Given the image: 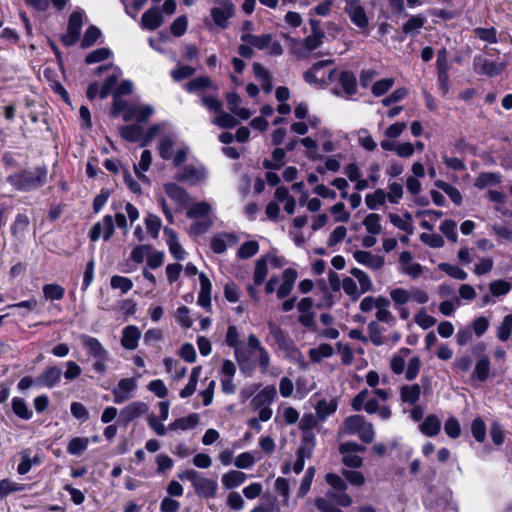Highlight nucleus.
Listing matches in <instances>:
<instances>
[{
    "mask_svg": "<svg viewBox=\"0 0 512 512\" xmlns=\"http://www.w3.org/2000/svg\"><path fill=\"white\" fill-rule=\"evenodd\" d=\"M331 60H322L315 63L310 70L304 74L309 84L325 86L336 80L337 70L332 68Z\"/></svg>",
    "mask_w": 512,
    "mask_h": 512,
    "instance_id": "obj_3",
    "label": "nucleus"
},
{
    "mask_svg": "<svg viewBox=\"0 0 512 512\" xmlns=\"http://www.w3.org/2000/svg\"><path fill=\"white\" fill-rule=\"evenodd\" d=\"M363 451L365 447L355 442L343 443L339 447L343 463L352 468H359L362 465L363 460L358 453Z\"/></svg>",
    "mask_w": 512,
    "mask_h": 512,
    "instance_id": "obj_13",
    "label": "nucleus"
},
{
    "mask_svg": "<svg viewBox=\"0 0 512 512\" xmlns=\"http://www.w3.org/2000/svg\"><path fill=\"white\" fill-rule=\"evenodd\" d=\"M138 388L135 378H122L112 390L113 402L122 404L132 398Z\"/></svg>",
    "mask_w": 512,
    "mask_h": 512,
    "instance_id": "obj_14",
    "label": "nucleus"
},
{
    "mask_svg": "<svg viewBox=\"0 0 512 512\" xmlns=\"http://www.w3.org/2000/svg\"><path fill=\"white\" fill-rule=\"evenodd\" d=\"M62 371L56 366L47 368L39 377L38 382L48 388L54 387L61 378Z\"/></svg>",
    "mask_w": 512,
    "mask_h": 512,
    "instance_id": "obj_38",
    "label": "nucleus"
},
{
    "mask_svg": "<svg viewBox=\"0 0 512 512\" xmlns=\"http://www.w3.org/2000/svg\"><path fill=\"white\" fill-rule=\"evenodd\" d=\"M79 339L83 348L92 358H109V352L97 338L82 334L79 336Z\"/></svg>",
    "mask_w": 512,
    "mask_h": 512,
    "instance_id": "obj_20",
    "label": "nucleus"
},
{
    "mask_svg": "<svg viewBox=\"0 0 512 512\" xmlns=\"http://www.w3.org/2000/svg\"><path fill=\"white\" fill-rule=\"evenodd\" d=\"M315 448V436L313 433H306L303 435L301 445L298 449L297 455L309 459L312 456Z\"/></svg>",
    "mask_w": 512,
    "mask_h": 512,
    "instance_id": "obj_51",
    "label": "nucleus"
},
{
    "mask_svg": "<svg viewBox=\"0 0 512 512\" xmlns=\"http://www.w3.org/2000/svg\"><path fill=\"white\" fill-rule=\"evenodd\" d=\"M212 122L221 128H233L238 123L233 115L223 111L222 108L216 113Z\"/></svg>",
    "mask_w": 512,
    "mask_h": 512,
    "instance_id": "obj_53",
    "label": "nucleus"
},
{
    "mask_svg": "<svg viewBox=\"0 0 512 512\" xmlns=\"http://www.w3.org/2000/svg\"><path fill=\"white\" fill-rule=\"evenodd\" d=\"M268 328L270 335L275 340L278 347L285 351L287 356L291 357L294 360L301 359V353L298 349H296L292 343V341L287 337L284 331L275 323L269 322Z\"/></svg>",
    "mask_w": 512,
    "mask_h": 512,
    "instance_id": "obj_11",
    "label": "nucleus"
},
{
    "mask_svg": "<svg viewBox=\"0 0 512 512\" xmlns=\"http://www.w3.org/2000/svg\"><path fill=\"white\" fill-rule=\"evenodd\" d=\"M120 135L123 139L129 142H142L143 141V129L141 126L134 125H126L122 126L119 130Z\"/></svg>",
    "mask_w": 512,
    "mask_h": 512,
    "instance_id": "obj_45",
    "label": "nucleus"
},
{
    "mask_svg": "<svg viewBox=\"0 0 512 512\" xmlns=\"http://www.w3.org/2000/svg\"><path fill=\"white\" fill-rule=\"evenodd\" d=\"M474 70L478 74H484L487 76H495L501 73L506 64L505 63H496L489 59L482 58L477 56L473 61Z\"/></svg>",
    "mask_w": 512,
    "mask_h": 512,
    "instance_id": "obj_21",
    "label": "nucleus"
},
{
    "mask_svg": "<svg viewBox=\"0 0 512 512\" xmlns=\"http://www.w3.org/2000/svg\"><path fill=\"white\" fill-rule=\"evenodd\" d=\"M47 169L36 167L34 170H24L7 177V182L19 191H30L41 187L46 182Z\"/></svg>",
    "mask_w": 512,
    "mask_h": 512,
    "instance_id": "obj_1",
    "label": "nucleus"
},
{
    "mask_svg": "<svg viewBox=\"0 0 512 512\" xmlns=\"http://www.w3.org/2000/svg\"><path fill=\"white\" fill-rule=\"evenodd\" d=\"M337 409V403L335 400H320L316 407V414L320 419H326L328 416L333 414Z\"/></svg>",
    "mask_w": 512,
    "mask_h": 512,
    "instance_id": "obj_52",
    "label": "nucleus"
},
{
    "mask_svg": "<svg viewBox=\"0 0 512 512\" xmlns=\"http://www.w3.org/2000/svg\"><path fill=\"white\" fill-rule=\"evenodd\" d=\"M225 342L234 348L235 358L241 371L246 375H251L253 366L249 364L247 353L240 346V334L235 326L228 327Z\"/></svg>",
    "mask_w": 512,
    "mask_h": 512,
    "instance_id": "obj_6",
    "label": "nucleus"
},
{
    "mask_svg": "<svg viewBox=\"0 0 512 512\" xmlns=\"http://www.w3.org/2000/svg\"><path fill=\"white\" fill-rule=\"evenodd\" d=\"M411 354V350L406 347L400 348L390 359V369L396 374L400 375L404 372L406 366V360Z\"/></svg>",
    "mask_w": 512,
    "mask_h": 512,
    "instance_id": "obj_32",
    "label": "nucleus"
},
{
    "mask_svg": "<svg viewBox=\"0 0 512 512\" xmlns=\"http://www.w3.org/2000/svg\"><path fill=\"white\" fill-rule=\"evenodd\" d=\"M141 332L135 325H129L123 329L121 345L127 350H134L138 346Z\"/></svg>",
    "mask_w": 512,
    "mask_h": 512,
    "instance_id": "obj_30",
    "label": "nucleus"
},
{
    "mask_svg": "<svg viewBox=\"0 0 512 512\" xmlns=\"http://www.w3.org/2000/svg\"><path fill=\"white\" fill-rule=\"evenodd\" d=\"M435 186L445 192L451 201L456 205H460L462 203V195L460 191L454 186L442 181L438 180L435 182Z\"/></svg>",
    "mask_w": 512,
    "mask_h": 512,
    "instance_id": "obj_56",
    "label": "nucleus"
},
{
    "mask_svg": "<svg viewBox=\"0 0 512 512\" xmlns=\"http://www.w3.org/2000/svg\"><path fill=\"white\" fill-rule=\"evenodd\" d=\"M176 179L192 186L201 185L208 179V171L202 164H190L178 172Z\"/></svg>",
    "mask_w": 512,
    "mask_h": 512,
    "instance_id": "obj_10",
    "label": "nucleus"
},
{
    "mask_svg": "<svg viewBox=\"0 0 512 512\" xmlns=\"http://www.w3.org/2000/svg\"><path fill=\"white\" fill-rule=\"evenodd\" d=\"M237 237L233 233H219L211 238L210 245L213 252L221 254L227 247L234 246L237 243Z\"/></svg>",
    "mask_w": 512,
    "mask_h": 512,
    "instance_id": "obj_24",
    "label": "nucleus"
},
{
    "mask_svg": "<svg viewBox=\"0 0 512 512\" xmlns=\"http://www.w3.org/2000/svg\"><path fill=\"white\" fill-rule=\"evenodd\" d=\"M236 373V366L231 360H224L220 370L221 389L223 393L230 395L236 391V385L233 382L234 375Z\"/></svg>",
    "mask_w": 512,
    "mask_h": 512,
    "instance_id": "obj_16",
    "label": "nucleus"
},
{
    "mask_svg": "<svg viewBox=\"0 0 512 512\" xmlns=\"http://www.w3.org/2000/svg\"><path fill=\"white\" fill-rule=\"evenodd\" d=\"M226 101L229 110L241 120H247L251 117L252 113L249 109L240 107L241 99L236 93H229L226 96Z\"/></svg>",
    "mask_w": 512,
    "mask_h": 512,
    "instance_id": "obj_34",
    "label": "nucleus"
},
{
    "mask_svg": "<svg viewBox=\"0 0 512 512\" xmlns=\"http://www.w3.org/2000/svg\"><path fill=\"white\" fill-rule=\"evenodd\" d=\"M247 347L249 349V354H247L248 359L250 360V358H254L258 363L261 373H267L270 366V355L254 334H250L248 336ZM249 364L251 365L250 362Z\"/></svg>",
    "mask_w": 512,
    "mask_h": 512,
    "instance_id": "obj_9",
    "label": "nucleus"
},
{
    "mask_svg": "<svg viewBox=\"0 0 512 512\" xmlns=\"http://www.w3.org/2000/svg\"><path fill=\"white\" fill-rule=\"evenodd\" d=\"M149 410L148 405L142 401H134L120 410V419L128 424L131 421L145 415Z\"/></svg>",
    "mask_w": 512,
    "mask_h": 512,
    "instance_id": "obj_22",
    "label": "nucleus"
},
{
    "mask_svg": "<svg viewBox=\"0 0 512 512\" xmlns=\"http://www.w3.org/2000/svg\"><path fill=\"white\" fill-rule=\"evenodd\" d=\"M114 232V224L112 216L106 215L102 221L97 222L94 224V226L91 228L89 232V237L91 241L96 242L101 237L107 241L111 238Z\"/></svg>",
    "mask_w": 512,
    "mask_h": 512,
    "instance_id": "obj_17",
    "label": "nucleus"
},
{
    "mask_svg": "<svg viewBox=\"0 0 512 512\" xmlns=\"http://www.w3.org/2000/svg\"><path fill=\"white\" fill-rule=\"evenodd\" d=\"M20 457L21 461L17 467V472L20 475L27 474L31 470L32 466H36L41 463V458L39 457V455L32 456L30 449L22 450L20 452Z\"/></svg>",
    "mask_w": 512,
    "mask_h": 512,
    "instance_id": "obj_33",
    "label": "nucleus"
},
{
    "mask_svg": "<svg viewBox=\"0 0 512 512\" xmlns=\"http://www.w3.org/2000/svg\"><path fill=\"white\" fill-rule=\"evenodd\" d=\"M268 274V266L267 259H258L255 263L254 272H253V282L255 286H260L263 284L266 276Z\"/></svg>",
    "mask_w": 512,
    "mask_h": 512,
    "instance_id": "obj_55",
    "label": "nucleus"
},
{
    "mask_svg": "<svg viewBox=\"0 0 512 512\" xmlns=\"http://www.w3.org/2000/svg\"><path fill=\"white\" fill-rule=\"evenodd\" d=\"M342 289L352 301H356L362 295L361 290L358 288L357 282L351 277H344L342 280Z\"/></svg>",
    "mask_w": 512,
    "mask_h": 512,
    "instance_id": "obj_57",
    "label": "nucleus"
},
{
    "mask_svg": "<svg viewBox=\"0 0 512 512\" xmlns=\"http://www.w3.org/2000/svg\"><path fill=\"white\" fill-rule=\"evenodd\" d=\"M336 79L339 81V84L347 96H351L356 93L357 80L353 73L348 71H337Z\"/></svg>",
    "mask_w": 512,
    "mask_h": 512,
    "instance_id": "obj_35",
    "label": "nucleus"
},
{
    "mask_svg": "<svg viewBox=\"0 0 512 512\" xmlns=\"http://www.w3.org/2000/svg\"><path fill=\"white\" fill-rule=\"evenodd\" d=\"M89 439L85 437L72 438L67 446V452L71 455H77L87 449Z\"/></svg>",
    "mask_w": 512,
    "mask_h": 512,
    "instance_id": "obj_60",
    "label": "nucleus"
},
{
    "mask_svg": "<svg viewBox=\"0 0 512 512\" xmlns=\"http://www.w3.org/2000/svg\"><path fill=\"white\" fill-rule=\"evenodd\" d=\"M350 274L357 280L359 284L358 288L361 290L362 294L373 289V282L365 271L359 268H352Z\"/></svg>",
    "mask_w": 512,
    "mask_h": 512,
    "instance_id": "obj_46",
    "label": "nucleus"
},
{
    "mask_svg": "<svg viewBox=\"0 0 512 512\" xmlns=\"http://www.w3.org/2000/svg\"><path fill=\"white\" fill-rule=\"evenodd\" d=\"M194 222L189 227V234L191 236H200L206 233L212 225V218L193 219Z\"/></svg>",
    "mask_w": 512,
    "mask_h": 512,
    "instance_id": "obj_54",
    "label": "nucleus"
},
{
    "mask_svg": "<svg viewBox=\"0 0 512 512\" xmlns=\"http://www.w3.org/2000/svg\"><path fill=\"white\" fill-rule=\"evenodd\" d=\"M199 423V415L197 413H191L186 417L178 418L168 425V429L171 431L182 430L186 431L195 428Z\"/></svg>",
    "mask_w": 512,
    "mask_h": 512,
    "instance_id": "obj_36",
    "label": "nucleus"
},
{
    "mask_svg": "<svg viewBox=\"0 0 512 512\" xmlns=\"http://www.w3.org/2000/svg\"><path fill=\"white\" fill-rule=\"evenodd\" d=\"M390 299L393 301L395 308L404 306L413 301L417 304H425L429 300L428 294L419 288L410 290L404 288H394L389 292Z\"/></svg>",
    "mask_w": 512,
    "mask_h": 512,
    "instance_id": "obj_7",
    "label": "nucleus"
},
{
    "mask_svg": "<svg viewBox=\"0 0 512 512\" xmlns=\"http://www.w3.org/2000/svg\"><path fill=\"white\" fill-rule=\"evenodd\" d=\"M354 259L361 265L366 266L371 270H380L385 263L384 257L377 254H372L370 251L357 250L353 253Z\"/></svg>",
    "mask_w": 512,
    "mask_h": 512,
    "instance_id": "obj_23",
    "label": "nucleus"
},
{
    "mask_svg": "<svg viewBox=\"0 0 512 512\" xmlns=\"http://www.w3.org/2000/svg\"><path fill=\"white\" fill-rule=\"evenodd\" d=\"M164 190L168 197L179 206H185L190 201L188 192L176 183L168 182L164 184Z\"/></svg>",
    "mask_w": 512,
    "mask_h": 512,
    "instance_id": "obj_26",
    "label": "nucleus"
},
{
    "mask_svg": "<svg viewBox=\"0 0 512 512\" xmlns=\"http://www.w3.org/2000/svg\"><path fill=\"white\" fill-rule=\"evenodd\" d=\"M213 1L214 6L210 10L213 24L220 29H226L229 25V20L235 15V5L231 0Z\"/></svg>",
    "mask_w": 512,
    "mask_h": 512,
    "instance_id": "obj_8",
    "label": "nucleus"
},
{
    "mask_svg": "<svg viewBox=\"0 0 512 512\" xmlns=\"http://www.w3.org/2000/svg\"><path fill=\"white\" fill-rule=\"evenodd\" d=\"M334 350L330 344L322 343L317 347L309 350V357L313 362H320L324 358H329L333 355Z\"/></svg>",
    "mask_w": 512,
    "mask_h": 512,
    "instance_id": "obj_50",
    "label": "nucleus"
},
{
    "mask_svg": "<svg viewBox=\"0 0 512 512\" xmlns=\"http://www.w3.org/2000/svg\"><path fill=\"white\" fill-rule=\"evenodd\" d=\"M426 18L421 15H414L408 19L403 25V32L405 34L418 33L419 30L424 26Z\"/></svg>",
    "mask_w": 512,
    "mask_h": 512,
    "instance_id": "obj_58",
    "label": "nucleus"
},
{
    "mask_svg": "<svg viewBox=\"0 0 512 512\" xmlns=\"http://www.w3.org/2000/svg\"><path fill=\"white\" fill-rule=\"evenodd\" d=\"M386 192L383 189H376L365 196V204L370 210H377L386 204Z\"/></svg>",
    "mask_w": 512,
    "mask_h": 512,
    "instance_id": "obj_43",
    "label": "nucleus"
},
{
    "mask_svg": "<svg viewBox=\"0 0 512 512\" xmlns=\"http://www.w3.org/2000/svg\"><path fill=\"white\" fill-rule=\"evenodd\" d=\"M390 222L402 231L408 234L413 232L412 216L409 213H405L403 216L397 214H389Z\"/></svg>",
    "mask_w": 512,
    "mask_h": 512,
    "instance_id": "obj_47",
    "label": "nucleus"
},
{
    "mask_svg": "<svg viewBox=\"0 0 512 512\" xmlns=\"http://www.w3.org/2000/svg\"><path fill=\"white\" fill-rule=\"evenodd\" d=\"M298 273L293 268H287L282 274V282L277 289V297L283 299L288 296L293 290Z\"/></svg>",
    "mask_w": 512,
    "mask_h": 512,
    "instance_id": "obj_27",
    "label": "nucleus"
},
{
    "mask_svg": "<svg viewBox=\"0 0 512 512\" xmlns=\"http://www.w3.org/2000/svg\"><path fill=\"white\" fill-rule=\"evenodd\" d=\"M241 41L251 45L253 48L266 51L269 56H280L283 54V47L281 43L275 39L272 33L260 35H244L241 36Z\"/></svg>",
    "mask_w": 512,
    "mask_h": 512,
    "instance_id": "obj_5",
    "label": "nucleus"
},
{
    "mask_svg": "<svg viewBox=\"0 0 512 512\" xmlns=\"http://www.w3.org/2000/svg\"><path fill=\"white\" fill-rule=\"evenodd\" d=\"M247 476L244 472L230 470L222 475L221 482L226 489H232L245 482Z\"/></svg>",
    "mask_w": 512,
    "mask_h": 512,
    "instance_id": "obj_40",
    "label": "nucleus"
},
{
    "mask_svg": "<svg viewBox=\"0 0 512 512\" xmlns=\"http://www.w3.org/2000/svg\"><path fill=\"white\" fill-rule=\"evenodd\" d=\"M375 317L378 322L392 325L396 322L395 316L390 311V300L384 296H378Z\"/></svg>",
    "mask_w": 512,
    "mask_h": 512,
    "instance_id": "obj_28",
    "label": "nucleus"
},
{
    "mask_svg": "<svg viewBox=\"0 0 512 512\" xmlns=\"http://www.w3.org/2000/svg\"><path fill=\"white\" fill-rule=\"evenodd\" d=\"M344 10L348 14L350 21L362 32L366 33L369 19L360 0H346Z\"/></svg>",
    "mask_w": 512,
    "mask_h": 512,
    "instance_id": "obj_12",
    "label": "nucleus"
},
{
    "mask_svg": "<svg viewBox=\"0 0 512 512\" xmlns=\"http://www.w3.org/2000/svg\"><path fill=\"white\" fill-rule=\"evenodd\" d=\"M421 394V388L418 384L404 385L400 389V398L404 403L415 404Z\"/></svg>",
    "mask_w": 512,
    "mask_h": 512,
    "instance_id": "obj_44",
    "label": "nucleus"
},
{
    "mask_svg": "<svg viewBox=\"0 0 512 512\" xmlns=\"http://www.w3.org/2000/svg\"><path fill=\"white\" fill-rule=\"evenodd\" d=\"M192 486L198 496L204 497L206 499L216 497L218 483L213 479L207 478L202 474H199V476L197 477Z\"/></svg>",
    "mask_w": 512,
    "mask_h": 512,
    "instance_id": "obj_18",
    "label": "nucleus"
},
{
    "mask_svg": "<svg viewBox=\"0 0 512 512\" xmlns=\"http://www.w3.org/2000/svg\"><path fill=\"white\" fill-rule=\"evenodd\" d=\"M512 284L504 280H495L489 284V290L493 296L499 297L510 292Z\"/></svg>",
    "mask_w": 512,
    "mask_h": 512,
    "instance_id": "obj_62",
    "label": "nucleus"
},
{
    "mask_svg": "<svg viewBox=\"0 0 512 512\" xmlns=\"http://www.w3.org/2000/svg\"><path fill=\"white\" fill-rule=\"evenodd\" d=\"M13 412L23 420H30L33 416L32 410L28 407L25 400L14 397L11 401Z\"/></svg>",
    "mask_w": 512,
    "mask_h": 512,
    "instance_id": "obj_49",
    "label": "nucleus"
},
{
    "mask_svg": "<svg viewBox=\"0 0 512 512\" xmlns=\"http://www.w3.org/2000/svg\"><path fill=\"white\" fill-rule=\"evenodd\" d=\"M339 436L357 435L365 443H371L375 433L373 425L361 415L347 417L339 428Z\"/></svg>",
    "mask_w": 512,
    "mask_h": 512,
    "instance_id": "obj_2",
    "label": "nucleus"
},
{
    "mask_svg": "<svg viewBox=\"0 0 512 512\" xmlns=\"http://www.w3.org/2000/svg\"><path fill=\"white\" fill-rule=\"evenodd\" d=\"M210 212L211 205L202 201L191 205L186 214L190 219L212 218Z\"/></svg>",
    "mask_w": 512,
    "mask_h": 512,
    "instance_id": "obj_42",
    "label": "nucleus"
},
{
    "mask_svg": "<svg viewBox=\"0 0 512 512\" xmlns=\"http://www.w3.org/2000/svg\"><path fill=\"white\" fill-rule=\"evenodd\" d=\"M401 271L412 278H418L422 274V266L413 262V256L409 251H403L399 256Z\"/></svg>",
    "mask_w": 512,
    "mask_h": 512,
    "instance_id": "obj_25",
    "label": "nucleus"
},
{
    "mask_svg": "<svg viewBox=\"0 0 512 512\" xmlns=\"http://www.w3.org/2000/svg\"><path fill=\"white\" fill-rule=\"evenodd\" d=\"M163 24V17L158 8H151L144 12L140 26L145 30H156Z\"/></svg>",
    "mask_w": 512,
    "mask_h": 512,
    "instance_id": "obj_29",
    "label": "nucleus"
},
{
    "mask_svg": "<svg viewBox=\"0 0 512 512\" xmlns=\"http://www.w3.org/2000/svg\"><path fill=\"white\" fill-rule=\"evenodd\" d=\"M253 71L255 77L261 83L262 89L266 93H270L272 91V79L269 71L260 63L253 64Z\"/></svg>",
    "mask_w": 512,
    "mask_h": 512,
    "instance_id": "obj_41",
    "label": "nucleus"
},
{
    "mask_svg": "<svg viewBox=\"0 0 512 512\" xmlns=\"http://www.w3.org/2000/svg\"><path fill=\"white\" fill-rule=\"evenodd\" d=\"M179 146L177 137L174 134L164 135L158 145V150L161 158L170 160L172 158L173 147Z\"/></svg>",
    "mask_w": 512,
    "mask_h": 512,
    "instance_id": "obj_37",
    "label": "nucleus"
},
{
    "mask_svg": "<svg viewBox=\"0 0 512 512\" xmlns=\"http://www.w3.org/2000/svg\"><path fill=\"white\" fill-rule=\"evenodd\" d=\"M154 113V108L150 105L132 104L126 106L124 110L123 119L125 121L135 120L138 123L145 122Z\"/></svg>",
    "mask_w": 512,
    "mask_h": 512,
    "instance_id": "obj_19",
    "label": "nucleus"
},
{
    "mask_svg": "<svg viewBox=\"0 0 512 512\" xmlns=\"http://www.w3.org/2000/svg\"><path fill=\"white\" fill-rule=\"evenodd\" d=\"M414 321L419 327H421L424 330L429 329L436 323V319L433 316L429 315L424 308H422L415 314Z\"/></svg>",
    "mask_w": 512,
    "mask_h": 512,
    "instance_id": "obj_63",
    "label": "nucleus"
},
{
    "mask_svg": "<svg viewBox=\"0 0 512 512\" xmlns=\"http://www.w3.org/2000/svg\"><path fill=\"white\" fill-rule=\"evenodd\" d=\"M84 12L81 10L74 11L68 21L67 32L62 36V42L66 46L74 45L80 36L82 28Z\"/></svg>",
    "mask_w": 512,
    "mask_h": 512,
    "instance_id": "obj_15",
    "label": "nucleus"
},
{
    "mask_svg": "<svg viewBox=\"0 0 512 512\" xmlns=\"http://www.w3.org/2000/svg\"><path fill=\"white\" fill-rule=\"evenodd\" d=\"M177 323L184 329H188L192 326L193 320L190 316V309L186 306L179 307L174 314Z\"/></svg>",
    "mask_w": 512,
    "mask_h": 512,
    "instance_id": "obj_61",
    "label": "nucleus"
},
{
    "mask_svg": "<svg viewBox=\"0 0 512 512\" xmlns=\"http://www.w3.org/2000/svg\"><path fill=\"white\" fill-rule=\"evenodd\" d=\"M277 391L274 385H268L262 388L251 400L253 410L259 411V419L266 422L271 419L273 411L270 405L274 402Z\"/></svg>",
    "mask_w": 512,
    "mask_h": 512,
    "instance_id": "obj_4",
    "label": "nucleus"
},
{
    "mask_svg": "<svg viewBox=\"0 0 512 512\" xmlns=\"http://www.w3.org/2000/svg\"><path fill=\"white\" fill-rule=\"evenodd\" d=\"M438 269L457 280H465L468 276L467 273L459 266L445 262L438 264Z\"/></svg>",
    "mask_w": 512,
    "mask_h": 512,
    "instance_id": "obj_59",
    "label": "nucleus"
},
{
    "mask_svg": "<svg viewBox=\"0 0 512 512\" xmlns=\"http://www.w3.org/2000/svg\"><path fill=\"white\" fill-rule=\"evenodd\" d=\"M363 226L368 234L379 235L382 232L381 216L370 213L363 219Z\"/></svg>",
    "mask_w": 512,
    "mask_h": 512,
    "instance_id": "obj_48",
    "label": "nucleus"
},
{
    "mask_svg": "<svg viewBox=\"0 0 512 512\" xmlns=\"http://www.w3.org/2000/svg\"><path fill=\"white\" fill-rule=\"evenodd\" d=\"M335 504L336 503L333 501V498H330L327 495L326 497H319L315 501L317 509L321 512H343Z\"/></svg>",
    "mask_w": 512,
    "mask_h": 512,
    "instance_id": "obj_64",
    "label": "nucleus"
},
{
    "mask_svg": "<svg viewBox=\"0 0 512 512\" xmlns=\"http://www.w3.org/2000/svg\"><path fill=\"white\" fill-rule=\"evenodd\" d=\"M164 234L166 236V243L171 255L177 260H183L185 251L178 241L176 232L173 229L166 227L164 229Z\"/></svg>",
    "mask_w": 512,
    "mask_h": 512,
    "instance_id": "obj_31",
    "label": "nucleus"
},
{
    "mask_svg": "<svg viewBox=\"0 0 512 512\" xmlns=\"http://www.w3.org/2000/svg\"><path fill=\"white\" fill-rule=\"evenodd\" d=\"M420 431L428 436H436L441 430V421L436 415H428L419 425Z\"/></svg>",
    "mask_w": 512,
    "mask_h": 512,
    "instance_id": "obj_39",
    "label": "nucleus"
}]
</instances>
